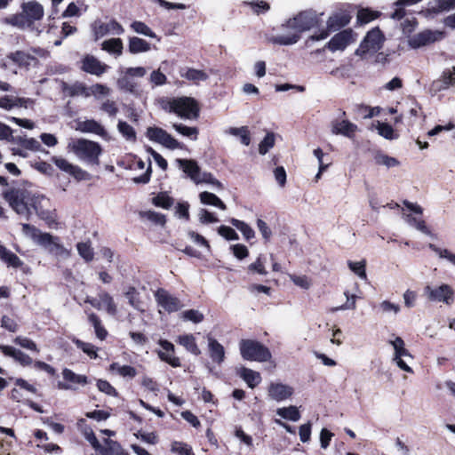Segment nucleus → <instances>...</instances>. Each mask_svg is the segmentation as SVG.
<instances>
[{
    "instance_id": "obj_1",
    "label": "nucleus",
    "mask_w": 455,
    "mask_h": 455,
    "mask_svg": "<svg viewBox=\"0 0 455 455\" xmlns=\"http://www.w3.org/2000/svg\"><path fill=\"white\" fill-rule=\"evenodd\" d=\"M318 23L319 20L315 12L311 11L301 12L283 25V27L293 30L292 33L276 36L271 41L280 45L294 44L299 41L300 33L318 26Z\"/></svg>"
},
{
    "instance_id": "obj_2",
    "label": "nucleus",
    "mask_w": 455,
    "mask_h": 455,
    "mask_svg": "<svg viewBox=\"0 0 455 455\" xmlns=\"http://www.w3.org/2000/svg\"><path fill=\"white\" fill-rule=\"evenodd\" d=\"M22 232L38 245L45 248L50 253L57 257L68 259L71 255V251L59 242V237L49 233H43L35 226L27 223L22 224Z\"/></svg>"
},
{
    "instance_id": "obj_3",
    "label": "nucleus",
    "mask_w": 455,
    "mask_h": 455,
    "mask_svg": "<svg viewBox=\"0 0 455 455\" xmlns=\"http://www.w3.org/2000/svg\"><path fill=\"white\" fill-rule=\"evenodd\" d=\"M44 10L43 5L36 1H29L21 4V12L4 19V23L21 29L29 28L36 21L41 20Z\"/></svg>"
},
{
    "instance_id": "obj_4",
    "label": "nucleus",
    "mask_w": 455,
    "mask_h": 455,
    "mask_svg": "<svg viewBox=\"0 0 455 455\" xmlns=\"http://www.w3.org/2000/svg\"><path fill=\"white\" fill-rule=\"evenodd\" d=\"M33 193L28 188H12L3 192V197L17 214L28 220L31 216Z\"/></svg>"
},
{
    "instance_id": "obj_5",
    "label": "nucleus",
    "mask_w": 455,
    "mask_h": 455,
    "mask_svg": "<svg viewBox=\"0 0 455 455\" xmlns=\"http://www.w3.org/2000/svg\"><path fill=\"white\" fill-rule=\"evenodd\" d=\"M162 108L183 119L196 120L200 108L197 101L190 97H179L162 101Z\"/></svg>"
},
{
    "instance_id": "obj_6",
    "label": "nucleus",
    "mask_w": 455,
    "mask_h": 455,
    "mask_svg": "<svg viewBox=\"0 0 455 455\" xmlns=\"http://www.w3.org/2000/svg\"><path fill=\"white\" fill-rule=\"evenodd\" d=\"M68 149L79 159L92 164H99V156L102 152L99 143L85 139L71 140L68 143Z\"/></svg>"
},
{
    "instance_id": "obj_7",
    "label": "nucleus",
    "mask_w": 455,
    "mask_h": 455,
    "mask_svg": "<svg viewBox=\"0 0 455 455\" xmlns=\"http://www.w3.org/2000/svg\"><path fill=\"white\" fill-rule=\"evenodd\" d=\"M239 349L242 357L248 361L263 363L269 361L272 357L269 349L254 339H242L239 342Z\"/></svg>"
},
{
    "instance_id": "obj_8",
    "label": "nucleus",
    "mask_w": 455,
    "mask_h": 455,
    "mask_svg": "<svg viewBox=\"0 0 455 455\" xmlns=\"http://www.w3.org/2000/svg\"><path fill=\"white\" fill-rule=\"evenodd\" d=\"M147 69L144 67H130L119 71V77L116 81L117 87L129 93H136L137 83L135 78L144 77Z\"/></svg>"
},
{
    "instance_id": "obj_9",
    "label": "nucleus",
    "mask_w": 455,
    "mask_h": 455,
    "mask_svg": "<svg viewBox=\"0 0 455 455\" xmlns=\"http://www.w3.org/2000/svg\"><path fill=\"white\" fill-rule=\"evenodd\" d=\"M34 211L36 214L46 221L49 225L56 222L55 209L52 208L49 198L44 195L34 192L31 204V212Z\"/></svg>"
},
{
    "instance_id": "obj_10",
    "label": "nucleus",
    "mask_w": 455,
    "mask_h": 455,
    "mask_svg": "<svg viewBox=\"0 0 455 455\" xmlns=\"http://www.w3.org/2000/svg\"><path fill=\"white\" fill-rule=\"evenodd\" d=\"M384 39L383 34L378 28L370 30L356 49L355 54L363 58L367 54L377 52L381 49Z\"/></svg>"
},
{
    "instance_id": "obj_11",
    "label": "nucleus",
    "mask_w": 455,
    "mask_h": 455,
    "mask_svg": "<svg viewBox=\"0 0 455 455\" xmlns=\"http://www.w3.org/2000/svg\"><path fill=\"white\" fill-rule=\"evenodd\" d=\"M424 294L431 302L443 303L448 306L451 305L455 299V291L447 283L438 286L427 285L424 288Z\"/></svg>"
},
{
    "instance_id": "obj_12",
    "label": "nucleus",
    "mask_w": 455,
    "mask_h": 455,
    "mask_svg": "<svg viewBox=\"0 0 455 455\" xmlns=\"http://www.w3.org/2000/svg\"><path fill=\"white\" fill-rule=\"evenodd\" d=\"M91 30L94 41H98L108 35L121 36L124 32V27L114 19H110L107 21H103L100 19L95 20L91 24Z\"/></svg>"
},
{
    "instance_id": "obj_13",
    "label": "nucleus",
    "mask_w": 455,
    "mask_h": 455,
    "mask_svg": "<svg viewBox=\"0 0 455 455\" xmlns=\"http://www.w3.org/2000/svg\"><path fill=\"white\" fill-rule=\"evenodd\" d=\"M146 135L149 140L161 144L169 149L174 150L184 148V144L182 142L177 140L165 130L160 127H148L147 129Z\"/></svg>"
},
{
    "instance_id": "obj_14",
    "label": "nucleus",
    "mask_w": 455,
    "mask_h": 455,
    "mask_svg": "<svg viewBox=\"0 0 455 455\" xmlns=\"http://www.w3.org/2000/svg\"><path fill=\"white\" fill-rule=\"evenodd\" d=\"M393 347L394 355L392 361L403 371L412 373V369L403 360V357H412L409 350L405 347V343L401 337L391 335L387 341Z\"/></svg>"
},
{
    "instance_id": "obj_15",
    "label": "nucleus",
    "mask_w": 455,
    "mask_h": 455,
    "mask_svg": "<svg viewBox=\"0 0 455 455\" xmlns=\"http://www.w3.org/2000/svg\"><path fill=\"white\" fill-rule=\"evenodd\" d=\"M84 302L89 303L97 310H105L109 315L114 316L117 314V306L113 297L105 291H100L97 298L87 296Z\"/></svg>"
},
{
    "instance_id": "obj_16",
    "label": "nucleus",
    "mask_w": 455,
    "mask_h": 455,
    "mask_svg": "<svg viewBox=\"0 0 455 455\" xmlns=\"http://www.w3.org/2000/svg\"><path fill=\"white\" fill-rule=\"evenodd\" d=\"M350 19L351 17L349 14L343 12L332 14L327 20V30L313 35L311 39L314 41H319L326 38L329 36L330 31H336L347 26L350 22Z\"/></svg>"
},
{
    "instance_id": "obj_17",
    "label": "nucleus",
    "mask_w": 455,
    "mask_h": 455,
    "mask_svg": "<svg viewBox=\"0 0 455 455\" xmlns=\"http://www.w3.org/2000/svg\"><path fill=\"white\" fill-rule=\"evenodd\" d=\"M154 297L157 306L168 313L177 312L182 307L180 300L165 289H157Z\"/></svg>"
},
{
    "instance_id": "obj_18",
    "label": "nucleus",
    "mask_w": 455,
    "mask_h": 455,
    "mask_svg": "<svg viewBox=\"0 0 455 455\" xmlns=\"http://www.w3.org/2000/svg\"><path fill=\"white\" fill-rule=\"evenodd\" d=\"M355 41V36L352 29H344L332 36L326 46L331 52L343 51Z\"/></svg>"
},
{
    "instance_id": "obj_19",
    "label": "nucleus",
    "mask_w": 455,
    "mask_h": 455,
    "mask_svg": "<svg viewBox=\"0 0 455 455\" xmlns=\"http://www.w3.org/2000/svg\"><path fill=\"white\" fill-rule=\"evenodd\" d=\"M62 378L66 382L58 383V387L62 390H76V385L85 386L89 382L85 375L76 374L68 368L62 371Z\"/></svg>"
},
{
    "instance_id": "obj_20",
    "label": "nucleus",
    "mask_w": 455,
    "mask_h": 455,
    "mask_svg": "<svg viewBox=\"0 0 455 455\" xmlns=\"http://www.w3.org/2000/svg\"><path fill=\"white\" fill-rule=\"evenodd\" d=\"M52 162L62 172L73 176L78 180H87L89 174L79 166L72 164L61 156H52Z\"/></svg>"
},
{
    "instance_id": "obj_21",
    "label": "nucleus",
    "mask_w": 455,
    "mask_h": 455,
    "mask_svg": "<svg viewBox=\"0 0 455 455\" xmlns=\"http://www.w3.org/2000/svg\"><path fill=\"white\" fill-rule=\"evenodd\" d=\"M443 37V33L438 30H424L415 35L410 40V45L412 48H419L429 44L441 40Z\"/></svg>"
},
{
    "instance_id": "obj_22",
    "label": "nucleus",
    "mask_w": 455,
    "mask_h": 455,
    "mask_svg": "<svg viewBox=\"0 0 455 455\" xmlns=\"http://www.w3.org/2000/svg\"><path fill=\"white\" fill-rule=\"evenodd\" d=\"M357 131L358 126L347 119H336L331 124V132L334 135H342L348 139H353Z\"/></svg>"
},
{
    "instance_id": "obj_23",
    "label": "nucleus",
    "mask_w": 455,
    "mask_h": 455,
    "mask_svg": "<svg viewBox=\"0 0 455 455\" xmlns=\"http://www.w3.org/2000/svg\"><path fill=\"white\" fill-rule=\"evenodd\" d=\"M158 344L161 347V350L157 351L159 358L172 367H180V361L179 357L175 356L174 345L165 339H160Z\"/></svg>"
},
{
    "instance_id": "obj_24",
    "label": "nucleus",
    "mask_w": 455,
    "mask_h": 455,
    "mask_svg": "<svg viewBox=\"0 0 455 455\" xmlns=\"http://www.w3.org/2000/svg\"><path fill=\"white\" fill-rule=\"evenodd\" d=\"M81 68L86 73L100 76L109 68V67L99 60L96 57L92 55H86L82 60Z\"/></svg>"
},
{
    "instance_id": "obj_25",
    "label": "nucleus",
    "mask_w": 455,
    "mask_h": 455,
    "mask_svg": "<svg viewBox=\"0 0 455 455\" xmlns=\"http://www.w3.org/2000/svg\"><path fill=\"white\" fill-rule=\"evenodd\" d=\"M0 351L5 355L13 358L22 366H29L33 364V359L24 352L11 346L0 344Z\"/></svg>"
},
{
    "instance_id": "obj_26",
    "label": "nucleus",
    "mask_w": 455,
    "mask_h": 455,
    "mask_svg": "<svg viewBox=\"0 0 455 455\" xmlns=\"http://www.w3.org/2000/svg\"><path fill=\"white\" fill-rule=\"evenodd\" d=\"M176 163L180 169H181L195 183L199 180L201 169L197 163L192 159H176Z\"/></svg>"
},
{
    "instance_id": "obj_27",
    "label": "nucleus",
    "mask_w": 455,
    "mask_h": 455,
    "mask_svg": "<svg viewBox=\"0 0 455 455\" xmlns=\"http://www.w3.org/2000/svg\"><path fill=\"white\" fill-rule=\"evenodd\" d=\"M10 142L13 146L21 147L31 152L42 151L41 143L35 138H28L27 136H12Z\"/></svg>"
},
{
    "instance_id": "obj_28",
    "label": "nucleus",
    "mask_w": 455,
    "mask_h": 455,
    "mask_svg": "<svg viewBox=\"0 0 455 455\" xmlns=\"http://www.w3.org/2000/svg\"><path fill=\"white\" fill-rule=\"evenodd\" d=\"M7 58L20 68H28L31 65L37 61L36 57L24 51H16L11 52L7 55Z\"/></svg>"
},
{
    "instance_id": "obj_29",
    "label": "nucleus",
    "mask_w": 455,
    "mask_h": 455,
    "mask_svg": "<svg viewBox=\"0 0 455 455\" xmlns=\"http://www.w3.org/2000/svg\"><path fill=\"white\" fill-rule=\"evenodd\" d=\"M101 50L114 58H119L124 52V44L121 38L112 37L101 43Z\"/></svg>"
},
{
    "instance_id": "obj_30",
    "label": "nucleus",
    "mask_w": 455,
    "mask_h": 455,
    "mask_svg": "<svg viewBox=\"0 0 455 455\" xmlns=\"http://www.w3.org/2000/svg\"><path fill=\"white\" fill-rule=\"evenodd\" d=\"M208 349L210 357L214 363L220 364L225 359L224 347L214 338L208 336Z\"/></svg>"
},
{
    "instance_id": "obj_31",
    "label": "nucleus",
    "mask_w": 455,
    "mask_h": 455,
    "mask_svg": "<svg viewBox=\"0 0 455 455\" xmlns=\"http://www.w3.org/2000/svg\"><path fill=\"white\" fill-rule=\"evenodd\" d=\"M292 388L281 383H272L268 388L269 396L275 401H283L292 395Z\"/></svg>"
},
{
    "instance_id": "obj_32",
    "label": "nucleus",
    "mask_w": 455,
    "mask_h": 455,
    "mask_svg": "<svg viewBox=\"0 0 455 455\" xmlns=\"http://www.w3.org/2000/svg\"><path fill=\"white\" fill-rule=\"evenodd\" d=\"M76 130L82 132H90L100 136L106 134L104 127L93 119L78 121L76 124Z\"/></svg>"
},
{
    "instance_id": "obj_33",
    "label": "nucleus",
    "mask_w": 455,
    "mask_h": 455,
    "mask_svg": "<svg viewBox=\"0 0 455 455\" xmlns=\"http://www.w3.org/2000/svg\"><path fill=\"white\" fill-rule=\"evenodd\" d=\"M151 44L146 40L138 37L131 36L128 39V51L131 54H139L149 52Z\"/></svg>"
},
{
    "instance_id": "obj_34",
    "label": "nucleus",
    "mask_w": 455,
    "mask_h": 455,
    "mask_svg": "<svg viewBox=\"0 0 455 455\" xmlns=\"http://www.w3.org/2000/svg\"><path fill=\"white\" fill-rule=\"evenodd\" d=\"M62 91L66 95L70 97L83 96L88 98V87L80 82H76L72 84L63 83Z\"/></svg>"
},
{
    "instance_id": "obj_35",
    "label": "nucleus",
    "mask_w": 455,
    "mask_h": 455,
    "mask_svg": "<svg viewBox=\"0 0 455 455\" xmlns=\"http://www.w3.org/2000/svg\"><path fill=\"white\" fill-rule=\"evenodd\" d=\"M224 133L237 137L240 142L244 146H249L251 143L250 131L247 126L229 127L224 131Z\"/></svg>"
},
{
    "instance_id": "obj_36",
    "label": "nucleus",
    "mask_w": 455,
    "mask_h": 455,
    "mask_svg": "<svg viewBox=\"0 0 455 455\" xmlns=\"http://www.w3.org/2000/svg\"><path fill=\"white\" fill-rule=\"evenodd\" d=\"M0 259L6 263L8 267L19 268L22 266L23 262L12 251L8 250L5 246L0 243Z\"/></svg>"
},
{
    "instance_id": "obj_37",
    "label": "nucleus",
    "mask_w": 455,
    "mask_h": 455,
    "mask_svg": "<svg viewBox=\"0 0 455 455\" xmlns=\"http://www.w3.org/2000/svg\"><path fill=\"white\" fill-rule=\"evenodd\" d=\"M176 342L195 355H199L201 354V350L196 344V338L192 334L180 335L177 338Z\"/></svg>"
},
{
    "instance_id": "obj_38",
    "label": "nucleus",
    "mask_w": 455,
    "mask_h": 455,
    "mask_svg": "<svg viewBox=\"0 0 455 455\" xmlns=\"http://www.w3.org/2000/svg\"><path fill=\"white\" fill-rule=\"evenodd\" d=\"M439 91L446 90L451 86H455V68L443 71L441 78L435 83Z\"/></svg>"
},
{
    "instance_id": "obj_39",
    "label": "nucleus",
    "mask_w": 455,
    "mask_h": 455,
    "mask_svg": "<svg viewBox=\"0 0 455 455\" xmlns=\"http://www.w3.org/2000/svg\"><path fill=\"white\" fill-rule=\"evenodd\" d=\"M105 446L98 450L101 455H126L122 446L111 439L104 440Z\"/></svg>"
},
{
    "instance_id": "obj_40",
    "label": "nucleus",
    "mask_w": 455,
    "mask_h": 455,
    "mask_svg": "<svg viewBox=\"0 0 455 455\" xmlns=\"http://www.w3.org/2000/svg\"><path fill=\"white\" fill-rule=\"evenodd\" d=\"M240 376L251 388L255 387L261 381L259 372L245 367L241 369Z\"/></svg>"
},
{
    "instance_id": "obj_41",
    "label": "nucleus",
    "mask_w": 455,
    "mask_h": 455,
    "mask_svg": "<svg viewBox=\"0 0 455 455\" xmlns=\"http://www.w3.org/2000/svg\"><path fill=\"white\" fill-rule=\"evenodd\" d=\"M403 217L406 220V222L411 226L415 228L417 230L420 231L421 233L431 235V231L428 228V227L426 224V221L420 218L412 216L411 214H405L403 213Z\"/></svg>"
},
{
    "instance_id": "obj_42",
    "label": "nucleus",
    "mask_w": 455,
    "mask_h": 455,
    "mask_svg": "<svg viewBox=\"0 0 455 455\" xmlns=\"http://www.w3.org/2000/svg\"><path fill=\"white\" fill-rule=\"evenodd\" d=\"M88 320L94 328L96 337L100 340H104L108 336V331L101 324L99 316L94 313H91L88 315Z\"/></svg>"
},
{
    "instance_id": "obj_43",
    "label": "nucleus",
    "mask_w": 455,
    "mask_h": 455,
    "mask_svg": "<svg viewBox=\"0 0 455 455\" xmlns=\"http://www.w3.org/2000/svg\"><path fill=\"white\" fill-rule=\"evenodd\" d=\"M172 128L180 135L189 138L192 140H196L199 130L196 127L187 126L181 123L172 124Z\"/></svg>"
},
{
    "instance_id": "obj_44",
    "label": "nucleus",
    "mask_w": 455,
    "mask_h": 455,
    "mask_svg": "<svg viewBox=\"0 0 455 455\" xmlns=\"http://www.w3.org/2000/svg\"><path fill=\"white\" fill-rule=\"evenodd\" d=\"M199 197L201 203L204 204L212 205L223 211L227 209L226 204L216 195L212 193L204 191L199 195Z\"/></svg>"
},
{
    "instance_id": "obj_45",
    "label": "nucleus",
    "mask_w": 455,
    "mask_h": 455,
    "mask_svg": "<svg viewBox=\"0 0 455 455\" xmlns=\"http://www.w3.org/2000/svg\"><path fill=\"white\" fill-rule=\"evenodd\" d=\"M276 414L284 419L298 421L300 419V413L296 406L279 408Z\"/></svg>"
},
{
    "instance_id": "obj_46",
    "label": "nucleus",
    "mask_w": 455,
    "mask_h": 455,
    "mask_svg": "<svg viewBox=\"0 0 455 455\" xmlns=\"http://www.w3.org/2000/svg\"><path fill=\"white\" fill-rule=\"evenodd\" d=\"M109 370L116 371L120 376L124 378L128 377L132 379L137 374V371L134 367L130 365H120L117 363H113L110 364Z\"/></svg>"
},
{
    "instance_id": "obj_47",
    "label": "nucleus",
    "mask_w": 455,
    "mask_h": 455,
    "mask_svg": "<svg viewBox=\"0 0 455 455\" xmlns=\"http://www.w3.org/2000/svg\"><path fill=\"white\" fill-rule=\"evenodd\" d=\"M76 250L81 258L90 262L94 258V251L90 242H80L76 244Z\"/></svg>"
},
{
    "instance_id": "obj_48",
    "label": "nucleus",
    "mask_w": 455,
    "mask_h": 455,
    "mask_svg": "<svg viewBox=\"0 0 455 455\" xmlns=\"http://www.w3.org/2000/svg\"><path fill=\"white\" fill-rule=\"evenodd\" d=\"M140 215L142 219L147 220L156 225L164 226L166 222L165 216L164 214L154 211L141 212Z\"/></svg>"
},
{
    "instance_id": "obj_49",
    "label": "nucleus",
    "mask_w": 455,
    "mask_h": 455,
    "mask_svg": "<svg viewBox=\"0 0 455 455\" xmlns=\"http://www.w3.org/2000/svg\"><path fill=\"white\" fill-rule=\"evenodd\" d=\"M125 298L128 299L129 304L135 309L143 311L141 307V301L139 297V292L134 287H129L124 293Z\"/></svg>"
},
{
    "instance_id": "obj_50",
    "label": "nucleus",
    "mask_w": 455,
    "mask_h": 455,
    "mask_svg": "<svg viewBox=\"0 0 455 455\" xmlns=\"http://www.w3.org/2000/svg\"><path fill=\"white\" fill-rule=\"evenodd\" d=\"M230 223L242 232L245 239L250 240L254 237L255 233L253 229L245 222L236 219H231Z\"/></svg>"
},
{
    "instance_id": "obj_51",
    "label": "nucleus",
    "mask_w": 455,
    "mask_h": 455,
    "mask_svg": "<svg viewBox=\"0 0 455 455\" xmlns=\"http://www.w3.org/2000/svg\"><path fill=\"white\" fill-rule=\"evenodd\" d=\"M132 29L136 32L137 34H140L151 38H156V33L144 22L142 21H133L131 24Z\"/></svg>"
},
{
    "instance_id": "obj_52",
    "label": "nucleus",
    "mask_w": 455,
    "mask_h": 455,
    "mask_svg": "<svg viewBox=\"0 0 455 455\" xmlns=\"http://www.w3.org/2000/svg\"><path fill=\"white\" fill-rule=\"evenodd\" d=\"M376 129L378 131V133L387 139V140H394L396 138V135L395 134V131L393 127L387 124V123H381L379 121L376 122Z\"/></svg>"
},
{
    "instance_id": "obj_53",
    "label": "nucleus",
    "mask_w": 455,
    "mask_h": 455,
    "mask_svg": "<svg viewBox=\"0 0 455 455\" xmlns=\"http://www.w3.org/2000/svg\"><path fill=\"white\" fill-rule=\"evenodd\" d=\"M73 342L76 346L81 349L84 353H85L91 358H97V347L92 343L82 341L78 339H74Z\"/></svg>"
},
{
    "instance_id": "obj_54",
    "label": "nucleus",
    "mask_w": 455,
    "mask_h": 455,
    "mask_svg": "<svg viewBox=\"0 0 455 455\" xmlns=\"http://www.w3.org/2000/svg\"><path fill=\"white\" fill-rule=\"evenodd\" d=\"M344 295L347 298V302L341 306L334 307L330 309V312H336V311H341V310H347V309H355L356 307V295H349L348 291H346L344 292Z\"/></svg>"
},
{
    "instance_id": "obj_55",
    "label": "nucleus",
    "mask_w": 455,
    "mask_h": 455,
    "mask_svg": "<svg viewBox=\"0 0 455 455\" xmlns=\"http://www.w3.org/2000/svg\"><path fill=\"white\" fill-rule=\"evenodd\" d=\"M182 76L193 82L205 81L208 78L204 71L195 68H188Z\"/></svg>"
},
{
    "instance_id": "obj_56",
    "label": "nucleus",
    "mask_w": 455,
    "mask_h": 455,
    "mask_svg": "<svg viewBox=\"0 0 455 455\" xmlns=\"http://www.w3.org/2000/svg\"><path fill=\"white\" fill-rule=\"evenodd\" d=\"M153 204L157 207L169 209L173 204V199L166 193H160L153 198Z\"/></svg>"
},
{
    "instance_id": "obj_57",
    "label": "nucleus",
    "mask_w": 455,
    "mask_h": 455,
    "mask_svg": "<svg viewBox=\"0 0 455 455\" xmlns=\"http://www.w3.org/2000/svg\"><path fill=\"white\" fill-rule=\"evenodd\" d=\"M375 162L377 164L385 165L387 168L395 167L399 164L396 158L380 153L375 156Z\"/></svg>"
},
{
    "instance_id": "obj_58",
    "label": "nucleus",
    "mask_w": 455,
    "mask_h": 455,
    "mask_svg": "<svg viewBox=\"0 0 455 455\" xmlns=\"http://www.w3.org/2000/svg\"><path fill=\"white\" fill-rule=\"evenodd\" d=\"M14 343L20 346L23 348H26L30 351H34L36 353H39V349L37 345L30 339L23 336H17L13 339Z\"/></svg>"
},
{
    "instance_id": "obj_59",
    "label": "nucleus",
    "mask_w": 455,
    "mask_h": 455,
    "mask_svg": "<svg viewBox=\"0 0 455 455\" xmlns=\"http://www.w3.org/2000/svg\"><path fill=\"white\" fill-rule=\"evenodd\" d=\"M378 16V12H374L370 9H361L357 13V20L360 23L366 24L375 20Z\"/></svg>"
},
{
    "instance_id": "obj_60",
    "label": "nucleus",
    "mask_w": 455,
    "mask_h": 455,
    "mask_svg": "<svg viewBox=\"0 0 455 455\" xmlns=\"http://www.w3.org/2000/svg\"><path fill=\"white\" fill-rule=\"evenodd\" d=\"M199 183H207L219 189L223 188L222 184L210 172H200L199 180H196V184Z\"/></svg>"
},
{
    "instance_id": "obj_61",
    "label": "nucleus",
    "mask_w": 455,
    "mask_h": 455,
    "mask_svg": "<svg viewBox=\"0 0 455 455\" xmlns=\"http://www.w3.org/2000/svg\"><path fill=\"white\" fill-rule=\"evenodd\" d=\"M455 6V0H435L431 11L435 13L449 11Z\"/></svg>"
},
{
    "instance_id": "obj_62",
    "label": "nucleus",
    "mask_w": 455,
    "mask_h": 455,
    "mask_svg": "<svg viewBox=\"0 0 455 455\" xmlns=\"http://www.w3.org/2000/svg\"><path fill=\"white\" fill-rule=\"evenodd\" d=\"M172 451L178 455H195L192 451V448L182 442H173L172 443Z\"/></svg>"
},
{
    "instance_id": "obj_63",
    "label": "nucleus",
    "mask_w": 455,
    "mask_h": 455,
    "mask_svg": "<svg viewBox=\"0 0 455 455\" xmlns=\"http://www.w3.org/2000/svg\"><path fill=\"white\" fill-rule=\"evenodd\" d=\"M275 137L273 133H267L263 140L259 145V152L260 155H265L267 151L274 147Z\"/></svg>"
},
{
    "instance_id": "obj_64",
    "label": "nucleus",
    "mask_w": 455,
    "mask_h": 455,
    "mask_svg": "<svg viewBox=\"0 0 455 455\" xmlns=\"http://www.w3.org/2000/svg\"><path fill=\"white\" fill-rule=\"evenodd\" d=\"M117 128L119 132L127 140H134L136 138L134 129L126 122L119 121Z\"/></svg>"
}]
</instances>
